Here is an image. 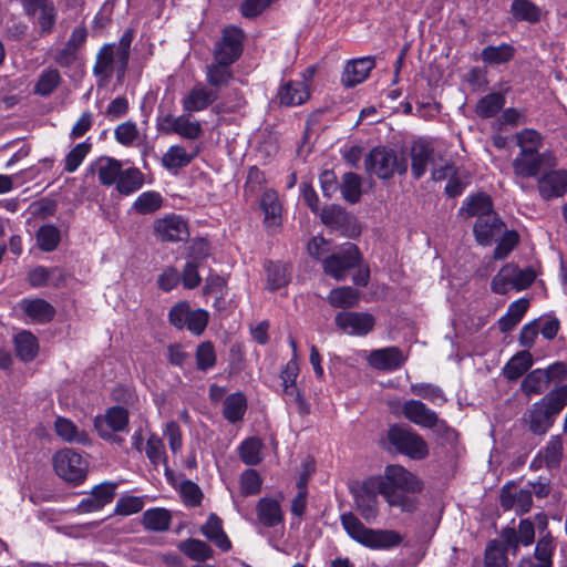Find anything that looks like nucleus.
Segmentation results:
<instances>
[{"mask_svg":"<svg viewBox=\"0 0 567 567\" xmlns=\"http://www.w3.org/2000/svg\"><path fill=\"white\" fill-rule=\"evenodd\" d=\"M513 171L516 178L536 177L544 168H553L557 165V158L553 152L518 153L513 159Z\"/></svg>","mask_w":567,"mask_h":567,"instance_id":"obj_9","label":"nucleus"},{"mask_svg":"<svg viewBox=\"0 0 567 567\" xmlns=\"http://www.w3.org/2000/svg\"><path fill=\"white\" fill-rule=\"evenodd\" d=\"M504 104L505 96L502 93H489L477 102L475 113L482 118H489L503 110Z\"/></svg>","mask_w":567,"mask_h":567,"instance_id":"obj_41","label":"nucleus"},{"mask_svg":"<svg viewBox=\"0 0 567 567\" xmlns=\"http://www.w3.org/2000/svg\"><path fill=\"white\" fill-rule=\"evenodd\" d=\"M115 58L114 48L112 45H104L97 53L93 73L104 79L112 76Z\"/></svg>","mask_w":567,"mask_h":567,"instance_id":"obj_45","label":"nucleus"},{"mask_svg":"<svg viewBox=\"0 0 567 567\" xmlns=\"http://www.w3.org/2000/svg\"><path fill=\"white\" fill-rule=\"evenodd\" d=\"M375 66L373 56H363L347 62L341 82L346 87H354L362 83Z\"/></svg>","mask_w":567,"mask_h":567,"instance_id":"obj_16","label":"nucleus"},{"mask_svg":"<svg viewBox=\"0 0 567 567\" xmlns=\"http://www.w3.org/2000/svg\"><path fill=\"white\" fill-rule=\"evenodd\" d=\"M134 38V31L132 29H127L121 37L118 47L116 50V63H118L117 72L118 74H124L128 58H130V49Z\"/></svg>","mask_w":567,"mask_h":567,"instance_id":"obj_54","label":"nucleus"},{"mask_svg":"<svg viewBox=\"0 0 567 567\" xmlns=\"http://www.w3.org/2000/svg\"><path fill=\"white\" fill-rule=\"evenodd\" d=\"M350 492L353 496L357 511L368 523L373 522L378 516L379 494L383 496L390 506L401 504L399 498L385 488L381 477L375 475L367 477L361 483L357 482L352 484Z\"/></svg>","mask_w":567,"mask_h":567,"instance_id":"obj_2","label":"nucleus"},{"mask_svg":"<svg viewBox=\"0 0 567 567\" xmlns=\"http://www.w3.org/2000/svg\"><path fill=\"white\" fill-rule=\"evenodd\" d=\"M566 405L567 384H564L553 389L535 402L525 413L524 421L533 434L545 435Z\"/></svg>","mask_w":567,"mask_h":567,"instance_id":"obj_1","label":"nucleus"},{"mask_svg":"<svg viewBox=\"0 0 567 567\" xmlns=\"http://www.w3.org/2000/svg\"><path fill=\"white\" fill-rule=\"evenodd\" d=\"M181 495L186 506L195 507L202 503L203 493L199 486L189 480L181 484Z\"/></svg>","mask_w":567,"mask_h":567,"instance_id":"obj_62","label":"nucleus"},{"mask_svg":"<svg viewBox=\"0 0 567 567\" xmlns=\"http://www.w3.org/2000/svg\"><path fill=\"white\" fill-rule=\"evenodd\" d=\"M35 237L38 246L42 251H52L60 243V231L53 225L41 226Z\"/></svg>","mask_w":567,"mask_h":567,"instance_id":"obj_50","label":"nucleus"},{"mask_svg":"<svg viewBox=\"0 0 567 567\" xmlns=\"http://www.w3.org/2000/svg\"><path fill=\"white\" fill-rule=\"evenodd\" d=\"M163 198L159 193L148 190L142 193L133 204V209L141 215L153 214L162 207Z\"/></svg>","mask_w":567,"mask_h":567,"instance_id":"obj_49","label":"nucleus"},{"mask_svg":"<svg viewBox=\"0 0 567 567\" xmlns=\"http://www.w3.org/2000/svg\"><path fill=\"white\" fill-rule=\"evenodd\" d=\"M247 410V400L241 392L227 395L224 399L223 416L229 423L241 421Z\"/></svg>","mask_w":567,"mask_h":567,"instance_id":"obj_34","label":"nucleus"},{"mask_svg":"<svg viewBox=\"0 0 567 567\" xmlns=\"http://www.w3.org/2000/svg\"><path fill=\"white\" fill-rule=\"evenodd\" d=\"M516 144L519 146V153H539L543 145V137L534 128H524L515 135Z\"/></svg>","mask_w":567,"mask_h":567,"instance_id":"obj_46","label":"nucleus"},{"mask_svg":"<svg viewBox=\"0 0 567 567\" xmlns=\"http://www.w3.org/2000/svg\"><path fill=\"white\" fill-rule=\"evenodd\" d=\"M90 151L91 144L89 142H83L74 146L65 156L64 171L68 173L75 172Z\"/></svg>","mask_w":567,"mask_h":567,"instance_id":"obj_55","label":"nucleus"},{"mask_svg":"<svg viewBox=\"0 0 567 567\" xmlns=\"http://www.w3.org/2000/svg\"><path fill=\"white\" fill-rule=\"evenodd\" d=\"M434 150L425 140H419L411 147L412 174L420 179L426 172L429 163L433 159Z\"/></svg>","mask_w":567,"mask_h":567,"instance_id":"obj_19","label":"nucleus"},{"mask_svg":"<svg viewBox=\"0 0 567 567\" xmlns=\"http://www.w3.org/2000/svg\"><path fill=\"white\" fill-rule=\"evenodd\" d=\"M144 184V174L136 167L121 171L116 182V189L122 195H131L138 190Z\"/></svg>","mask_w":567,"mask_h":567,"instance_id":"obj_33","label":"nucleus"},{"mask_svg":"<svg viewBox=\"0 0 567 567\" xmlns=\"http://www.w3.org/2000/svg\"><path fill=\"white\" fill-rule=\"evenodd\" d=\"M515 274L514 264L503 266L492 279V291L498 295H505L509 289L515 288Z\"/></svg>","mask_w":567,"mask_h":567,"instance_id":"obj_43","label":"nucleus"},{"mask_svg":"<svg viewBox=\"0 0 567 567\" xmlns=\"http://www.w3.org/2000/svg\"><path fill=\"white\" fill-rule=\"evenodd\" d=\"M200 532L223 551H227L231 548V543L223 529V522L216 514L212 513L209 515L207 522L202 526Z\"/></svg>","mask_w":567,"mask_h":567,"instance_id":"obj_23","label":"nucleus"},{"mask_svg":"<svg viewBox=\"0 0 567 567\" xmlns=\"http://www.w3.org/2000/svg\"><path fill=\"white\" fill-rule=\"evenodd\" d=\"M484 567H507L505 549L496 540L489 542L486 547Z\"/></svg>","mask_w":567,"mask_h":567,"instance_id":"obj_60","label":"nucleus"},{"mask_svg":"<svg viewBox=\"0 0 567 567\" xmlns=\"http://www.w3.org/2000/svg\"><path fill=\"white\" fill-rule=\"evenodd\" d=\"M128 425V412L123 406H112L106 410L103 416L99 415L94 420V427L100 430L110 429L111 431H124Z\"/></svg>","mask_w":567,"mask_h":567,"instance_id":"obj_20","label":"nucleus"},{"mask_svg":"<svg viewBox=\"0 0 567 567\" xmlns=\"http://www.w3.org/2000/svg\"><path fill=\"white\" fill-rule=\"evenodd\" d=\"M122 168V163L115 158H100L97 163V175L100 183L104 186L116 184Z\"/></svg>","mask_w":567,"mask_h":567,"instance_id":"obj_40","label":"nucleus"},{"mask_svg":"<svg viewBox=\"0 0 567 567\" xmlns=\"http://www.w3.org/2000/svg\"><path fill=\"white\" fill-rule=\"evenodd\" d=\"M243 40L241 29L234 25L225 28L221 39L215 44V61L236 62L243 52Z\"/></svg>","mask_w":567,"mask_h":567,"instance_id":"obj_11","label":"nucleus"},{"mask_svg":"<svg viewBox=\"0 0 567 567\" xmlns=\"http://www.w3.org/2000/svg\"><path fill=\"white\" fill-rule=\"evenodd\" d=\"M364 168L381 179H390L395 174L404 175L408 171V159L399 156L396 151L386 146L373 147L364 158Z\"/></svg>","mask_w":567,"mask_h":567,"instance_id":"obj_5","label":"nucleus"},{"mask_svg":"<svg viewBox=\"0 0 567 567\" xmlns=\"http://www.w3.org/2000/svg\"><path fill=\"white\" fill-rule=\"evenodd\" d=\"M403 415L415 425L425 429H436L437 432H453L444 420H441L436 412L431 410L420 400H409L403 403Z\"/></svg>","mask_w":567,"mask_h":567,"instance_id":"obj_10","label":"nucleus"},{"mask_svg":"<svg viewBox=\"0 0 567 567\" xmlns=\"http://www.w3.org/2000/svg\"><path fill=\"white\" fill-rule=\"evenodd\" d=\"M177 548L189 559L195 561H206L214 556L213 548L205 542L196 538L179 542Z\"/></svg>","mask_w":567,"mask_h":567,"instance_id":"obj_31","label":"nucleus"},{"mask_svg":"<svg viewBox=\"0 0 567 567\" xmlns=\"http://www.w3.org/2000/svg\"><path fill=\"white\" fill-rule=\"evenodd\" d=\"M310 96L305 82L288 81L280 86L278 97L281 105L293 106L305 103Z\"/></svg>","mask_w":567,"mask_h":567,"instance_id":"obj_21","label":"nucleus"},{"mask_svg":"<svg viewBox=\"0 0 567 567\" xmlns=\"http://www.w3.org/2000/svg\"><path fill=\"white\" fill-rule=\"evenodd\" d=\"M361 184V177L358 174L352 172L343 174L339 189L344 200L351 204L358 203L362 195Z\"/></svg>","mask_w":567,"mask_h":567,"instance_id":"obj_42","label":"nucleus"},{"mask_svg":"<svg viewBox=\"0 0 567 567\" xmlns=\"http://www.w3.org/2000/svg\"><path fill=\"white\" fill-rule=\"evenodd\" d=\"M21 309L30 318L38 322H48L52 320L55 315L54 308L44 299H23L20 302Z\"/></svg>","mask_w":567,"mask_h":567,"instance_id":"obj_30","label":"nucleus"},{"mask_svg":"<svg viewBox=\"0 0 567 567\" xmlns=\"http://www.w3.org/2000/svg\"><path fill=\"white\" fill-rule=\"evenodd\" d=\"M498 239L499 241L494 249V257L496 259H504L518 244L519 237L515 230L508 231L503 229V234L498 237Z\"/></svg>","mask_w":567,"mask_h":567,"instance_id":"obj_59","label":"nucleus"},{"mask_svg":"<svg viewBox=\"0 0 567 567\" xmlns=\"http://www.w3.org/2000/svg\"><path fill=\"white\" fill-rule=\"evenodd\" d=\"M361 254L357 245L344 244L339 251L322 259V267L326 275L338 281L343 280L351 269L361 264Z\"/></svg>","mask_w":567,"mask_h":567,"instance_id":"obj_7","label":"nucleus"},{"mask_svg":"<svg viewBox=\"0 0 567 567\" xmlns=\"http://www.w3.org/2000/svg\"><path fill=\"white\" fill-rule=\"evenodd\" d=\"M336 326L344 333L363 337L375 326V318L368 312L341 311L334 317Z\"/></svg>","mask_w":567,"mask_h":567,"instance_id":"obj_12","label":"nucleus"},{"mask_svg":"<svg viewBox=\"0 0 567 567\" xmlns=\"http://www.w3.org/2000/svg\"><path fill=\"white\" fill-rule=\"evenodd\" d=\"M171 512L163 507L150 508L143 513L142 525L146 530L162 533L169 529Z\"/></svg>","mask_w":567,"mask_h":567,"instance_id":"obj_27","label":"nucleus"},{"mask_svg":"<svg viewBox=\"0 0 567 567\" xmlns=\"http://www.w3.org/2000/svg\"><path fill=\"white\" fill-rule=\"evenodd\" d=\"M14 348L17 357L24 361H32L38 352L37 338L29 331H22L14 338Z\"/></svg>","mask_w":567,"mask_h":567,"instance_id":"obj_39","label":"nucleus"},{"mask_svg":"<svg viewBox=\"0 0 567 567\" xmlns=\"http://www.w3.org/2000/svg\"><path fill=\"white\" fill-rule=\"evenodd\" d=\"M38 25L40 28V34L45 35L50 34L55 25L58 11L53 3H49L48 6H44L40 11H38Z\"/></svg>","mask_w":567,"mask_h":567,"instance_id":"obj_57","label":"nucleus"},{"mask_svg":"<svg viewBox=\"0 0 567 567\" xmlns=\"http://www.w3.org/2000/svg\"><path fill=\"white\" fill-rule=\"evenodd\" d=\"M410 392L413 395L420 396L424 400H429L432 403H436L437 401L444 403L447 401L443 390L440 386L432 383H413L410 385Z\"/></svg>","mask_w":567,"mask_h":567,"instance_id":"obj_51","label":"nucleus"},{"mask_svg":"<svg viewBox=\"0 0 567 567\" xmlns=\"http://www.w3.org/2000/svg\"><path fill=\"white\" fill-rule=\"evenodd\" d=\"M261 480L257 471L246 470L240 478V489L243 495H256L260 492Z\"/></svg>","mask_w":567,"mask_h":567,"instance_id":"obj_64","label":"nucleus"},{"mask_svg":"<svg viewBox=\"0 0 567 567\" xmlns=\"http://www.w3.org/2000/svg\"><path fill=\"white\" fill-rule=\"evenodd\" d=\"M379 476L385 488L401 502V504H393L394 507H400L404 512H412L415 508L413 499L406 494L421 492L423 484L413 473L401 465L391 464L385 466L383 475Z\"/></svg>","mask_w":567,"mask_h":567,"instance_id":"obj_4","label":"nucleus"},{"mask_svg":"<svg viewBox=\"0 0 567 567\" xmlns=\"http://www.w3.org/2000/svg\"><path fill=\"white\" fill-rule=\"evenodd\" d=\"M533 362L529 351H519L504 365L502 373L508 381H516L530 369Z\"/></svg>","mask_w":567,"mask_h":567,"instance_id":"obj_26","label":"nucleus"},{"mask_svg":"<svg viewBox=\"0 0 567 567\" xmlns=\"http://www.w3.org/2000/svg\"><path fill=\"white\" fill-rule=\"evenodd\" d=\"M267 272V288L271 291H276L290 281V267L285 262L267 261L265 264Z\"/></svg>","mask_w":567,"mask_h":567,"instance_id":"obj_28","label":"nucleus"},{"mask_svg":"<svg viewBox=\"0 0 567 567\" xmlns=\"http://www.w3.org/2000/svg\"><path fill=\"white\" fill-rule=\"evenodd\" d=\"M359 299L360 292L350 286L334 288L327 297L328 302L333 308L342 309L354 307L359 302Z\"/></svg>","mask_w":567,"mask_h":567,"instance_id":"obj_36","label":"nucleus"},{"mask_svg":"<svg viewBox=\"0 0 567 567\" xmlns=\"http://www.w3.org/2000/svg\"><path fill=\"white\" fill-rule=\"evenodd\" d=\"M62 83V76L56 69L43 70L37 82L33 85V93L35 95L48 97L50 96Z\"/></svg>","mask_w":567,"mask_h":567,"instance_id":"obj_32","label":"nucleus"},{"mask_svg":"<svg viewBox=\"0 0 567 567\" xmlns=\"http://www.w3.org/2000/svg\"><path fill=\"white\" fill-rule=\"evenodd\" d=\"M320 217H321V221L327 227L334 228V229H342L350 221L349 214L347 213V210L343 207H341L339 205L326 206L322 209Z\"/></svg>","mask_w":567,"mask_h":567,"instance_id":"obj_44","label":"nucleus"},{"mask_svg":"<svg viewBox=\"0 0 567 567\" xmlns=\"http://www.w3.org/2000/svg\"><path fill=\"white\" fill-rule=\"evenodd\" d=\"M509 13L516 22L538 23L542 20V9L532 0H513Z\"/></svg>","mask_w":567,"mask_h":567,"instance_id":"obj_25","label":"nucleus"},{"mask_svg":"<svg viewBox=\"0 0 567 567\" xmlns=\"http://www.w3.org/2000/svg\"><path fill=\"white\" fill-rule=\"evenodd\" d=\"M505 227L503 220L494 212L485 217H481V219H476L473 231L480 245L488 246L498 240Z\"/></svg>","mask_w":567,"mask_h":567,"instance_id":"obj_14","label":"nucleus"},{"mask_svg":"<svg viewBox=\"0 0 567 567\" xmlns=\"http://www.w3.org/2000/svg\"><path fill=\"white\" fill-rule=\"evenodd\" d=\"M192 312L187 301L177 302L168 313L169 322L178 330L186 328L188 323V315Z\"/></svg>","mask_w":567,"mask_h":567,"instance_id":"obj_61","label":"nucleus"},{"mask_svg":"<svg viewBox=\"0 0 567 567\" xmlns=\"http://www.w3.org/2000/svg\"><path fill=\"white\" fill-rule=\"evenodd\" d=\"M219 97L217 90H210L203 84H196L183 99V109L188 113L207 109Z\"/></svg>","mask_w":567,"mask_h":567,"instance_id":"obj_18","label":"nucleus"},{"mask_svg":"<svg viewBox=\"0 0 567 567\" xmlns=\"http://www.w3.org/2000/svg\"><path fill=\"white\" fill-rule=\"evenodd\" d=\"M549 386L548 375L543 369L529 371L520 383L522 392L528 398L543 394Z\"/></svg>","mask_w":567,"mask_h":567,"instance_id":"obj_29","label":"nucleus"},{"mask_svg":"<svg viewBox=\"0 0 567 567\" xmlns=\"http://www.w3.org/2000/svg\"><path fill=\"white\" fill-rule=\"evenodd\" d=\"M56 434L64 441L90 444V439L84 431H79L76 425L65 417H56L54 422Z\"/></svg>","mask_w":567,"mask_h":567,"instance_id":"obj_38","label":"nucleus"},{"mask_svg":"<svg viewBox=\"0 0 567 567\" xmlns=\"http://www.w3.org/2000/svg\"><path fill=\"white\" fill-rule=\"evenodd\" d=\"M492 213H494L492 199L484 193H477L468 197L460 208V215H464L465 217L476 216V219H481V217H485Z\"/></svg>","mask_w":567,"mask_h":567,"instance_id":"obj_24","label":"nucleus"},{"mask_svg":"<svg viewBox=\"0 0 567 567\" xmlns=\"http://www.w3.org/2000/svg\"><path fill=\"white\" fill-rule=\"evenodd\" d=\"M537 188L545 200L563 197L567 193V171L555 169L544 174L537 182Z\"/></svg>","mask_w":567,"mask_h":567,"instance_id":"obj_15","label":"nucleus"},{"mask_svg":"<svg viewBox=\"0 0 567 567\" xmlns=\"http://www.w3.org/2000/svg\"><path fill=\"white\" fill-rule=\"evenodd\" d=\"M196 367L200 371H207L216 364V353L210 341L202 342L196 350Z\"/></svg>","mask_w":567,"mask_h":567,"instance_id":"obj_56","label":"nucleus"},{"mask_svg":"<svg viewBox=\"0 0 567 567\" xmlns=\"http://www.w3.org/2000/svg\"><path fill=\"white\" fill-rule=\"evenodd\" d=\"M55 473L66 482L80 484L87 474V462L72 449H64L53 456Z\"/></svg>","mask_w":567,"mask_h":567,"instance_id":"obj_8","label":"nucleus"},{"mask_svg":"<svg viewBox=\"0 0 567 567\" xmlns=\"http://www.w3.org/2000/svg\"><path fill=\"white\" fill-rule=\"evenodd\" d=\"M515 48L507 43L499 45H487L481 52V58L484 63L491 65H499L507 63L514 58Z\"/></svg>","mask_w":567,"mask_h":567,"instance_id":"obj_35","label":"nucleus"},{"mask_svg":"<svg viewBox=\"0 0 567 567\" xmlns=\"http://www.w3.org/2000/svg\"><path fill=\"white\" fill-rule=\"evenodd\" d=\"M368 362L377 370L393 371L404 364L405 357L398 347H388L371 351Z\"/></svg>","mask_w":567,"mask_h":567,"instance_id":"obj_17","label":"nucleus"},{"mask_svg":"<svg viewBox=\"0 0 567 567\" xmlns=\"http://www.w3.org/2000/svg\"><path fill=\"white\" fill-rule=\"evenodd\" d=\"M256 514L259 523L266 527H275L284 520L280 504L274 498H260L256 505Z\"/></svg>","mask_w":567,"mask_h":567,"instance_id":"obj_22","label":"nucleus"},{"mask_svg":"<svg viewBox=\"0 0 567 567\" xmlns=\"http://www.w3.org/2000/svg\"><path fill=\"white\" fill-rule=\"evenodd\" d=\"M154 231L162 241H184L189 236L187 223L177 215L156 219Z\"/></svg>","mask_w":567,"mask_h":567,"instance_id":"obj_13","label":"nucleus"},{"mask_svg":"<svg viewBox=\"0 0 567 567\" xmlns=\"http://www.w3.org/2000/svg\"><path fill=\"white\" fill-rule=\"evenodd\" d=\"M548 468L557 467L563 457V442L560 436H553L543 451L539 452Z\"/></svg>","mask_w":567,"mask_h":567,"instance_id":"obj_52","label":"nucleus"},{"mask_svg":"<svg viewBox=\"0 0 567 567\" xmlns=\"http://www.w3.org/2000/svg\"><path fill=\"white\" fill-rule=\"evenodd\" d=\"M261 443L258 439L251 437L245 440L239 446L241 461L247 465H257L261 462Z\"/></svg>","mask_w":567,"mask_h":567,"instance_id":"obj_53","label":"nucleus"},{"mask_svg":"<svg viewBox=\"0 0 567 567\" xmlns=\"http://www.w3.org/2000/svg\"><path fill=\"white\" fill-rule=\"evenodd\" d=\"M114 136L120 144L130 146L138 137L137 126L132 121L124 122L114 130Z\"/></svg>","mask_w":567,"mask_h":567,"instance_id":"obj_63","label":"nucleus"},{"mask_svg":"<svg viewBox=\"0 0 567 567\" xmlns=\"http://www.w3.org/2000/svg\"><path fill=\"white\" fill-rule=\"evenodd\" d=\"M233 63H226L225 61H215L207 66V82L212 90H219L223 86H227L233 79V72L229 66Z\"/></svg>","mask_w":567,"mask_h":567,"instance_id":"obj_37","label":"nucleus"},{"mask_svg":"<svg viewBox=\"0 0 567 567\" xmlns=\"http://www.w3.org/2000/svg\"><path fill=\"white\" fill-rule=\"evenodd\" d=\"M260 207L265 214V220L271 225L278 224L281 205L275 190H266L260 200Z\"/></svg>","mask_w":567,"mask_h":567,"instance_id":"obj_48","label":"nucleus"},{"mask_svg":"<svg viewBox=\"0 0 567 567\" xmlns=\"http://www.w3.org/2000/svg\"><path fill=\"white\" fill-rule=\"evenodd\" d=\"M341 524L348 535L357 543L371 549H390L403 540L400 533L391 529H372L352 513L341 515Z\"/></svg>","mask_w":567,"mask_h":567,"instance_id":"obj_3","label":"nucleus"},{"mask_svg":"<svg viewBox=\"0 0 567 567\" xmlns=\"http://www.w3.org/2000/svg\"><path fill=\"white\" fill-rule=\"evenodd\" d=\"M143 507V497L124 495L117 499L114 513L117 515L127 516L141 512Z\"/></svg>","mask_w":567,"mask_h":567,"instance_id":"obj_58","label":"nucleus"},{"mask_svg":"<svg viewBox=\"0 0 567 567\" xmlns=\"http://www.w3.org/2000/svg\"><path fill=\"white\" fill-rule=\"evenodd\" d=\"M194 158L183 146L173 145L163 155V165L168 169H176L187 166Z\"/></svg>","mask_w":567,"mask_h":567,"instance_id":"obj_47","label":"nucleus"},{"mask_svg":"<svg viewBox=\"0 0 567 567\" xmlns=\"http://www.w3.org/2000/svg\"><path fill=\"white\" fill-rule=\"evenodd\" d=\"M388 440L399 453L410 458L423 460L429 454L427 443L410 427L392 425L388 430Z\"/></svg>","mask_w":567,"mask_h":567,"instance_id":"obj_6","label":"nucleus"}]
</instances>
